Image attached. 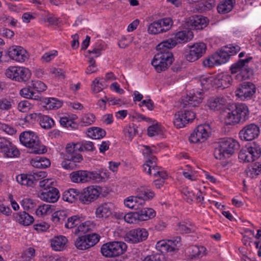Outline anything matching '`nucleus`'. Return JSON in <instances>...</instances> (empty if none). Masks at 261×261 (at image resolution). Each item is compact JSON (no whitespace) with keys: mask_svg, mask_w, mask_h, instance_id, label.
I'll return each mask as SVG.
<instances>
[{"mask_svg":"<svg viewBox=\"0 0 261 261\" xmlns=\"http://www.w3.org/2000/svg\"><path fill=\"white\" fill-rule=\"evenodd\" d=\"M249 113L248 107L240 103L236 106L234 109L225 108L220 114L221 121L227 125H234L248 118Z\"/></svg>","mask_w":261,"mask_h":261,"instance_id":"nucleus-1","label":"nucleus"},{"mask_svg":"<svg viewBox=\"0 0 261 261\" xmlns=\"http://www.w3.org/2000/svg\"><path fill=\"white\" fill-rule=\"evenodd\" d=\"M199 81L203 89H208L211 87L224 89L231 85L232 78L229 73L221 72L215 75H202Z\"/></svg>","mask_w":261,"mask_h":261,"instance_id":"nucleus-2","label":"nucleus"},{"mask_svg":"<svg viewBox=\"0 0 261 261\" xmlns=\"http://www.w3.org/2000/svg\"><path fill=\"white\" fill-rule=\"evenodd\" d=\"M240 147L238 141L232 138L221 139L214 151L216 159L224 160L231 156Z\"/></svg>","mask_w":261,"mask_h":261,"instance_id":"nucleus-3","label":"nucleus"},{"mask_svg":"<svg viewBox=\"0 0 261 261\" xmlns=\"http://www.w3.org/2000/svg\"><path fill=\"white\" fill-rule=\"evenodd\" d=\"M19 140L23 146L30 148V151L36 154H42L47 151L45 146L41 144L38 136L32 131H25L20 134Z\"/></svg>","mask_w":261,"mask_h":261,"instance_id":"nucleus-4","label":"nucleus"},{"mask_svg":"<svg viewBox=\"0 0 261 261\" xmlns=\"http://www.w3.org/2000/svg\"><path fill=\"white\" fill-rule=\"evenodd\" d=\"M169 49H157L159 53L154 56L151 61L152 65L158 73L166 70L174 61L173 55Z\"/></svg>","mask_w":261,"mask_h":261,"instance_id":"nucleus-5","label":"nucleus"},{"mask_svg":"<svg viewBox=\"0 0 261 261\" xmlns=\"http://www.w3.org/2000/svg\"><path fill=\"white\" fill-rule=\"evenodd\" d=\"M155 211L152 208L146 207L135 212H129L124 214V221L127 224H136L154 218Z\"/></svg>","mask_w":261,"mask_h":261,"instance_id":"nucleus-6","label":"nucleus"},{"mask_svg":"<svg viewBox=\"0 0 261 261\" xmlns=\"http://www.w3.org/2000/svg\"><path fill=\"white\" fill-rule=\"evenodd\" d=\"M142 170L144 172L149 175L160 177L154 181V186L158 189L161 188L164 185L165 180L168 177L166 172L160 170L155 165V160L154 158L146 161L142 166Z\"/></svg>","mask_w":261,"mask_h":261,"instance_id":"nucleus-7","label":"nucleus"},{"mask_svg":"<svg viewBox=\"0 0 261 261\" xmlns=\"http://www.w3.org/2000/svg\"><path fill=\"white\" fill-rule=\"evenodd\" d=\"M194 37L193 32L190 30H183L176 33L174 37L165 40L156 46V49L172 48L177 44L186 43L190 41Z\"/></svg>","mask_w":261,"mask_h":261,"instance_id":"nucleus-8","label":"nucleus"},{"mask_svg":"<svg viewBox=\"0 0 261 261\" xmlns=\"http://www.w3.org/2000/svg\"><path fill=\"white\" fill-rule=\"evenodd\" d=\"M7 77L17 82L26 83L31 78L32 72L27 67L19 66H10L5 71Z\"/></svg>","mask_w":261,"mask_h":261,"instance_id":"nucleus-9","label":"nucleus"},{"mask_svg":"<svg viewBox=\"0 0 261 261\" xmlns=\"http://www.w3.org/2000/svg\"><path fill=\"white\" fill-rule=\"evenodd\" d=\"M212 135L211 126L207 123L198 125L190 134L189 141L190 143L199 145L205 143Z\"/></svg>","mask_w":261,"mask_h":261,"instance_id":"nucleus-10","label":"nucleus"},{"mask_svg":"<svg viewBox=\"0 0 261 261\" xmlns=\"http://www.w3.org/2000/svg\"><path fill=\"white\" fill-rule=\"evenodd\" d=\"M260 154L259 145L253 142L242 148L239 153V159L244 162H252L258 159Z\"/></svg>","mask_w":261,"mask_h":261,"instance_id":"nucleus-11","label":"nucleus"},{"mask_svg":"<svg viewBox=\"0 0 261 261\" xmlns=\"http://www.w3.org/2000/svg\"><path fill=\"white\" fill-rule=\"evenodd\" d=\"M127 248V245L123 242H109L102 245L101 253L102 255L107 257H116L125 252Z\"/></svg>","mask_w":261,"mask_h":261,"instance_id":"nucleus-12","label":"nucleus"},{"mask_svg":"<svg viewBox=\"0 0 261 261\" xmlns=\"http://www.w3.org/2000/svg\"><path fill=\"white\" fill-rule=\"evenodd\" d=\"M252 58L249 57L245 59L241 60L232 64L230 70L232 74H237L236 79L241 81L249 79L252 74V71L247 68V64L251 61Z\"/></svg>","mask_w":261,"mask_h":261,"instance_id":"nucleus-13","label":"nucleus"},{"mask_svg":"<svg viewBox=\"0 0 261 261\" xmlns=\"http://www.w3.org/2000/svg\"><path fill=\"white\" fill-rule=\"evenodd\" d=\"M101 192V188L99 186H89L80 193V200L84 204H89L98 198Z\"/></svg>","mask_w":261,"mask_h":261,"instance_id":"nucleus-14","label":"nucleus"},{"mask_svg":"<svg viewBox=\"0 0 261 261\" xmlns=\"http://www.w3.org/2000/svg\"><path fill=\"white\" fill-rule=\"evenodd\" d=\"M188 48L185 59L189 62H193L197 61L205 54L207 46L205 43L199 42L188 46Z\"/></svg>","mask_w":261,"mask_h":261,"instance_id":"nucleus-15","label":"nucleus"},{"mask_svg":"<svg viewBox=\"0 0 261 261\" xmlns=\"http://www.w3.org/2000/svg\"><path fill=\"white\" fill-rule=\"evenodd\" d=\"M256 91V86L254 84L244 82L236 88L235 95L240 100H249L254 97Z\"/></svg>","mask_w":261,"mask_h":261,"instance_id":"nucleus-16","label":"nucleus"},{"mask_svg":"<svg viewBox=\"0 0 261 261\" xmlns=\"http://www.w3.org/2000/svg\"><path fill=\"white\" fill-rule=\"evenodd\" d=\"M6 55L10 60L19 63L25 62L30 58V55L27 50L19 45L10 46L7 49Z\"/></svg>","mask_w":261,"mask_h":261,"instance_id":"nucleus-17","label":"nucleus"},{"mask_svg":"<svg viewBox=\"0 0 261 261\" xmlns=\"http://www.w3.org/2000/svg\"><path fill=\"white\" fill-rule=\"evenodd\" d=\"M0 152L4 158H14L19 155V151L10 139L0 137Z\"/></svg>","mask_w":261,"mask_h":261,"instance_id":"nucleus-18","label":"nucleus"},{"mask_svg":"<svg viewBox=\"0 0 261 261\" xmlns=\"http://www.w3.org/2000/svg\"><path fill=\"white\" fill-rule=\"evenodd\" d=\"M99 239L100 236L98 234L92 233L79 237L74 244L78 249L85 250L95 245Z\"/></svg>","mask_w":261,"mask_h":261,"instance_id":"nucleus-19","label":"nucleus"},{"mask_svg":"<svg viewBox=\"0 0 261 261\" xmlns=\"http://www.w3.org/2000/svg\"><path fill=\"white\" fill-rule=\"evenodd\" d=\"M260 128L255 123H250L244 126L239 133L240 139L243 141H251L259 136Z\"/></svg>","mask_w":261,"mask_h":261,"instance_id":"nucleus-20","label":"nucleus"},{"mask_svg":"<svg viewBox=\"0 0 261 261\" xmlns=\"http://www.w3.org/2000/svg\"><path fill=\"white\" fill-rule=\"evenodd\" d=\"M148 235V232L145 228H138L127 232L124 239L127 243L136 244L145 241Z\"/></svg>","mask_w":261,"mask_h":261,"instance_id":"nucleus-21","label":"nucleus"},{"mask_svg":"<svg viewBox=\"0 0 261 261\" xmlns=\"http://www.w3.org/2000/svg\"><path fill=\"white\" fill-rule=\"evenodd\" d=\"M223 48L206 58L203 61L205 67L211 68L226 63L228 60L223 51Z\"/></svg>","mask_w":261,"mask_h":261,"instance_id":"nucleus-22","label":"nucleus"},{"mask_svg":"<svg viewBox=\"0 0 261 261\" xmlns=\"http://www.w3.org/2000/svg\"><path fill=\"white\" fill-rule=\"evenodd\" d=\"M95 174L92 173V171L79 170L72 172L69 174L70 180L74 183L85 184L93 182V178Z\"/></svg>","mask_w":261,"mask_h":261,"instance_id":"nucleus-23","label":"nucleus"},{"mask_svg":"<svg viewBox=\"0 0 261 261\" xmlns=\"http://www.w3.org/2000/svg\"><path fill=\"white\" fill-rule=\"evenodd\" d=\"M180 246V239L177 237L174 240H163L157 242L156 249L162 252H172L178 249Z\"/></svg>","mask_w":261,"mask_h":261,"instance_id":"nucleus-24","label":"nucleus"},{"mask_svg":"<svg viewBox=\"0 0 261 261\" xmlns=\"http://www.w3.org/2000/svg\"><path fill=\"white\" fill-rule=\"evenodd\" d=\"M209 22L207 17L202 15H193L186 20L187 25L195 30H202L207 27Z\"/></svg>","mask_w":261,"mask_h":261,"instance_id":"nucleus-25","label":"nucleus"},{"mask_svg":"<svg viewBox=\"0 0 261 261\" xmlns=\"http://www.w3.org/2000/svg\"><path fill=\"white\" fill-rule=\"evenodd\" d=\"M204 95L202 91L193 90L187 94L183 100L185 106L197 107L202 101Z\"/></svg>","mask_w":261,"mask_h":261,"instance_id":"nucleus-26","label":"nucleus"},{"mask_svg":"<svg viewBox=\"0 0 261 261\" xmlns=\"http://www.w3.org/2000/svg\"><path fill=\"white\" fill-rule=\"evenodd\" d=\"M116 209V205L111 202H105L99 205L95 210V215L99 219H108Z\"/></svg>","mask_w":261,"mask_h":261,"instance_id":"nucleus-27","label":"nucleus"},{"mask_svg":"<svg viewBox=\"0 0 261 261\" xmlns=\"http://www.w3.org/2000/svg\"><path fill=\"white\" fill-rule=\"evenodd\" d=\"M123 203L124 206L130 210H142L144 206V200L136 195L129 196L123 199Z\"/></svg>","mask_w":261,"mask_h":261,"instance_id":"nucleus-28","label":"nucleus"},{"mask_svg":"<svg viewBox=\"0 0 261 261\" xmlns=\"http://www.w3.org/2000/svg\"><path fill=\"white\" fill-rule=\"evenodd\" d=\"M38 197L43 201L49 203L57 202L60 198L59 190L53 188L46 191H41L39 193Z\"/></svg>","mask_w":261,"mask_h":261,"instance_id":"nucleus-29","label":"nucleus"},{"mask_svg":"<svg viewBox=\"0 0 261 261\" xmlns=\"http://www.w3.org/2000/svg\"><path fill=\"white\" fill-rule=\"evenodd\" d=\"M67 242L68 239L66 237L58 236L50 240V246L54 251H61L65 249Z\"/></svg>","mask_w":261,"mask_h":261,"instance_id":"nucleus-30","label":"nucleus"},{"mask_svg":"<svg viewBox=\"0 0 261 261\" xmlns=\"http://www.w3.org/2000/svg\"><path fill=\"white\" fill-rule=\"evenodd\" d=\"M19 94L25 99H33L37 101L41 100L40 96L36 94V91H35L31 83L21 89L19 92Z\"/></svg>","mask_w":261,"mask_h":261,"instance_id":"nucleus-31","label":"nucleus"},{"mask_svg":"<svg viewBox=\"0 0 261 261\" xmlns=\"http://www.w3.org/2000/svg\"><path fill=\"white\" fill-rule=\"evenodd\" d=\"M77 117L75 114H66L60 118V123L61 126L68 129H73L76 126V121Z\"/></svg>","mask_w":261,"mask_h":261,"instance_id":"nucleus-32","label":"nucleus"},{"mask_svg":"<svg viewBox=\"0 0 261 261\" xmlns=\"http://www.w3.org/2000/svg\"><path fill=\"white\" fill-rule=\"evenodd\" d=\"M51 220L56 225H62L68 216V211L61 209L53 212L51 216Z\"/></svg>","mask_w":261,"mask_h":261,"instance_id":"nucleus-33","label":"nucleus"},{"mask_svg":"<svg viewBox=\"0 0 261 261\" xmlns=\"http://www.w3.org/2000/svg\"><path fill=\"white\" fill-rule=\"evenodd\" d=\"M135 191L138 196L144 200V205L147 201L152 200L155 196V194L153 191L145 186H140L138 187Z\"/></svg>","mask_w":261,"mask_h":261,"instance_id":"nucleus-34","label":"nucleus"},{"mask_svg":"<svg viewBox=\"0 0 261 261\" xmlns=\"http://www.w3.org/2000/svg\"><path fill=\"white\" fill-rule=\"evenodd\" d=\"M14 217L16 222L24 226H29L34 221V217L25 212L17 213Z\"/></svg>","mask_w":261,"mask_h":261,"instance_id":"nucleus-35","label":"nucleus"},{"mask_svg":"<svg viewBox=\"0 0 261 261\" xmlns=\"http://www.w3.org/2000/svg\"><path fill=\"white\" fill-rule=\"evenodd\" d=\"M226 103V99L223 97H212L208 100L207 105L211 110L217 111L224 108Z\"/></svg>","mask_w":261,"mask_h":261,"instance_id":"nucleus-36","label":"nucleus"},{"mask_svg":"<svg viewBox=\"0 0 261 261\" xmlns=\"http://www.w3.org/2000/svg\"><path fill=\"white\" fill-rule=\"evenodd\" d=\"M65 223V227L67 229H72L77 227L80 223L84 220L82 214H77L67 218Z\"/></svg>","mask_w":261,"mask_h":261,"instance_id":"nucleus-37","label":"nucleus"},{"mask_svg":"<svg viewBox=\"0 0 261 261\" xmlns=\"http://www.w3.org/2000/svg\"><path fill=\"white\" fill-rule=\"evenodd\" d=\"M54 210V206L48 204H43L38 206L35 214L39 217L44 218L51 214Z\"/></svg>","mask_w":261,"mask_h":261,"instance_id":"nucleus-38","label":"nucleus"},{"mask_svg":"<svg viewBox=\"0 0 261 261\" xmlns=\"http://www.w3.org/2000/svg\"><path fill=\"white\" fill-rule=\"evenodd\" d=\"M236 4V0H223L217 7L218 11L220 14H226L230 12Z\"/></svg>","mask_w":261,"mask_h":261,"instance_id":"nucleus-39","label":"nucleus"},{"mask_svg":"<svg viewBox=\"0 0 261 261\" xmlns=\"http://www.w3.org/2000/svg\"><path fill=\"white\" fill-rule=\"evenodd\" d=\"M80 193L77 190L70 189L63 193L62 198L65 201L73 203L77 200L79 197H80Z\"/></svg>","mask_w":261,"mask_h":261,"instance_id":"nucleus-40","label":"nucleus"},{"mask_svg":"<svg viewBox=\"0 0 261 261\" xmlns=\"http://www.w3.org/2000/svg\"><path fill=\"white\" fill-rule=\"evenodd\" d=\"M31 164L38 168H45L50 165V161L44 157L38 156L31 160Z\"/></svg>","mask_w":261,"mask_h":261,"instance_id":"nucleus-41","label":"nucleus"},{"mask_svg":"<svg viewBox=\"0 0 261 261\" xmlns=\"http://www.w3.org/2000/svg\"><path fill=\"white\" fill-rule=\"evenodd\" d=\"M86 134L93 139H100L106 136V132L99 127H91L87 130Z\"/></svg>","mask_w":261,"mask_h":261,"instance_id":"nucleus-42","label":"nucleus"},{"mask_svg":"<svg viewBox=\"0 0 261 261\" xmlns=\"http://www.w3.org/2000/svg\"><path fill=\"white\" fill-rule=\"evenodd\" d=\"M156 20L162 34L169 31L173 24L172 19L170 17L163 18Z\"/></svg>","mask_w":261,"mask_h":261,"instance_id":"nucleus-43","label":"nucleus"},{"mask_svg":"<svg viewBox=\"0 0 261 261\" xmlns=\"http://www.w3.org/2000/svg\"><path fill=\"white\" fill-rule=\"evenodd\" d=\"M149 123H152L147 129L148 135L150 137L156 136L163 132V127L155 120L150 121Z\"/></svg>","mask_w":261,"mask_h":261,"instance_id":"nucleus-44","label":"nucleus"},{"mask_svg":"<svg viewBox=\"0 0 261 261\" xmlns=\"http://www.w3.org/2000/svg\"><path fill=\"white\" fill-rule=\"evenodd\" d=\"M95 227V224L91 221H87L79 224L75 230V233H86L92 230Z\"/></svg>","mask_w":261,"mask_h":261,"instance_id":"nucleus-45","label":"nucleus"},{"mask_svg":"<svg viewBox=\"0 0 261 261\" xmlns=\"http://www.w3.org/2000/svg\"><path fill=\"white\" fill-rule=\"evenodd\" d=\"M94 177L93 178V182H100L108 179L110 176V172L106 169L101 168L98 171H93Z\"/></svg>","mask_w":261,"mask_h":261,"instance_id":"nucleus-46","label":"nucleus"},{"mask_svg":"<svg viewBox=\"0 0 261 261\" xmlns=\"http://www.w3.org/2000/svg\"><path fill=\"white\" fill-rule=\"evenodd\" d=\"M18 183L21 185L32 186L33 185V176L32 174H20L16 177Z\"/></svg>","mask_w":261,"mask_h":261,"instance_id":"nucleus-47","label":"nucleus"},{"mask_svg":"<svg viewBox=\"0 0 261 261\" xmlns=\"http://www.w3.org/2000/svg\"><path fill=\"white\" fill-rule=\"evenodd\" d=\"M261 173V164L256 163L249 167L246 170L247 176L250 178H255Z\"/></svg>","mask_w":261,"mask_h":261,"instance_id":"nucleus-48","label":"nucleus"},{"mask_svg":"<svg viewBox=\"0 0 261 261\" xmlns=\"http://www.w3.org/2000/svg\"><path fill=\"white\" fill-rule=\"evenodd\" d=\"M43 102L46 104V107L49 109H58L62 106V101L55 98H45Z\"/></svg>","mask_w":261,"mask_h":261,"instance_id":"nucleus-49","label":"nucleus"},{"mask_svg":"<svg viewBox=\"0 0 261 261\" xmlns=\"http://www.w3.org/2000/svg\"><path fill=\"white\" fill-rule=\"evenodd\" d=\"M187 120L184 117L182 113L179 111L174 114L173 124L174 126L177 128H181L184 127L187 124Z\"/></svg>","mask_w":261,"mask_h":261,"instance_id":"nucleus-50","label":"nucleus"},{"mask_svg":"<svg viewBox=\"0 0 261 261\" xmlns=\"http://www.w3.org/2000/svg\"><path fill=\"white\" fill-rule=\"evenodd\" d=\"M137 132V128L134 124H128L123 129V133L125 139L131 141L135 136Z\"/></svg>","mask_w":261,"mask_h":261,"instance_id":"nucleus-51","label":"nucleus"},{"mask_svg":"<svg viewBox=\"0 0 261 261\" xmlns=\"http://www.w3.org/2000/svg\"><path fill=\"white\" fill-rule=\"evenodd\" d=\"M20 203L23 210L27 211L34 209L36 205V201L29 197L23 198Z\"/></svg>","mask_w":261,"mask_h":261,"instance_id":"nucleus-52","label":"nucleus"},{"mask_svg":"<svg viewBox=\"0 0 261 261\" xmlns=\"http://www.w3.org/2000/svg\"><path fill=\"white\" fill-rule=\"evenodd\" d=\"M190 252L193 257H201L206 253V248L201 246H193L190 248Z\"/></svg>","mask_w":261,"mask_h":261,"instance_id":"nucleus-53","label":"nucleus"},{"mask_svg":"<svg viewBox=\"0 0 261 261\" xmlns=\"http://www.w3.org/2000/svg\"><path fill=\"white\" fill-rule=\"evenodd\" d=\"M39 187L44 190L51 189L56 185V180L52 178H45L41 180L39 184Z\"/></svg>","mask_w":261,"mask_h":261,"instance_id":"nucleus-54","label":"nucleus"},{"mask_svg":"<svg viewBox=\"0 0 261 261\" xmlns=\"http://www.w3.org/2000/svg\"><path fill=\"white\" fill-rule=\"evenodd\" d=\"M138 149L140 150V151L142 152L144 158H146V161L152 158H154L155 160V162L156 161V158L152 155L153 153L152 150L150 149L148 146L139 144L138 145ZM146 162V161H145V162Z\"/></svg>","mask_w":261,"mask_h":261,"instance_id":"nucleus-55","label":"nucleus"},{"mask_svg":"<svg viewBox=\"0 0 261 261\" xmlns=\"http://www.w3.org/2000/svg\"><path fill=\"white\" fill-rule=\"evenodd\" d=\"M222 48L228 60L230 56L234 55L240 50V47L238 45L232 44L228 45Z\"/></svg>","mask_w":261,"mask_h":261,"instance_id":"nucleus-56","label":"nucleus"},{"mask_svg":"<svg viewBox=\"0 0 261 261\" xmlns=\"http://www.w3.org/2000/svg\"><path fill=\"white\" fill-rule=\"evenodd\" d=\"M41 126L44 129H50L55 125L54 120L47 116H42L40 120Z\"/></svg>","mask_w":261,"mask_h":261,"instance_id":"nucleus-57","label":"nucleus"},{"mask_svg":"<svg viewBox=\"0 0 261 261\" xmlns=\"http://www.w3.org/2000/svg\"><path fill=\"white\" fill-rule=\"evenodd\" d=\"M33 108V105L27 100L20 101L17 105L18 110L22 113H27Z\"/></svg>","mask_w":261,"mask_h":261,"instance_id":"nucleus-58","label":"nucleus"},{"mask_svg":"<svg viewBox=\"0 0 261 261\" xmlns=\"http://www.w3.org/2000/svg\"><path fill=\"white\" fill-rule=\"evenodd\" d=\"M35 249L30 247L23 251L21 257L24 261H31L35 257Z\"/></svg>","mask_w":261,"mask_h":261,"instance_id":"nucleus-59","label":"nucleus"},{"mask_svg":"<svg viewBox=\"0 0 261 261\" xmlns=\"http://www.w3.org/2000/svg\"><path fill=\"white\" fill-rule=\"evenodd\" d=\"M14 104V100L10 97L0 99V110L7 111L10 110Z\"/></svg>","mask_w":261,"mask_h":261,"instance_id":"nucleus-60","label":"nucleus"},{"mask_svg":"<svg viewBox=\"0 0 261 261\" xmlns=\"http://www.w3.org/2000/svg\"><path fill=\"white\" fill-rule=\"evenodd\" d=\"M147 28V32L150 35H155L162 34L156 20L148 24Z\"/></svg>","mask_w":261,"mask_h":261,"instance_id":"nucleus-61","label":"nucleus"},{"mask_svg":"<svg viewBox=\"0 0 261 261\" xmlns=\"http://www.w3.org/2000/svg\"><path fill=\"white\" fill-rule=\"evenodd\" d=\"M61 167L66 170H73L76 168V166L72 162L70 158L68 156L64 157L61 163Z\"/></svg>","mask_w":261,"mask_h":261,"instance_id":"nucleus-62","label":"nucleus"},{"mask_svg":"<svg viewBox=\"0 0 261 261\" xmlns=\"http://www.w3.org/2000/svg\"><path fill=\"white\" fill-rule=\"evenodd\" d=\"M31 84L35 90V91H36V94H38L39 93L43 92L46 90V86L41 81L33 80L31 82Z\"/></svg>","mask_w":261,"mask_h":261,"instance_id":"nucleus-63","label":"nucleus"},{"mask_svg":"<svg viewBox=\"0 0 261 261\" xmlns=\"http://www.w3.org/2000/svg\"><path fill=\"white\" fill-rule=\"evenodd\" d=\"M91 89L93 92L97 93L101 91L103 89V85L99 77L96 78L92 83Z\"/></svg>","mask_w":261,"mask_h":261,"instance_id":"nucleus-64","label":"nucleus"}]
</instances>
